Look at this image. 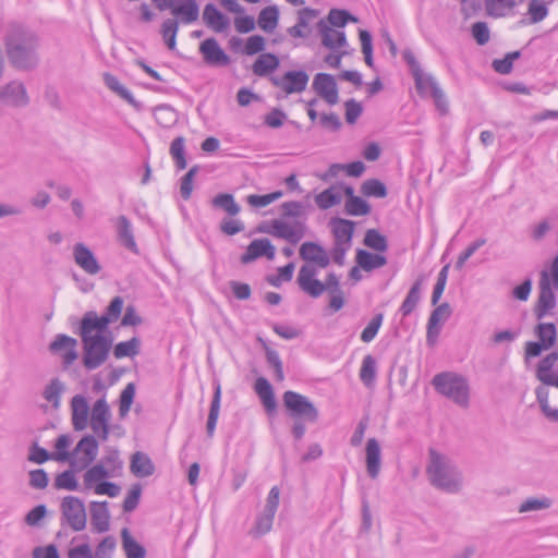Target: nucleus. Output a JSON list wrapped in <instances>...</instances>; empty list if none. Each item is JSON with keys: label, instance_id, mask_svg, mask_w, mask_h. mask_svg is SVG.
<instances>
[{"label": "nucleus", "instance_id": "obj_57", "mask_svg": "<svg viewBox=\"0 0 558 558\" xmlns=\"http://www.w3.org/2000/svg\"><path fill=\"white\" fill-rule=\"evenodd\" d=\"M64 389L63 384L60 381L59 378H53L50 380V383L46 386L43 397L51 402L53 407L58 408L60 404V398L61 393Z\"/></svg>", "mask_w": 558, "mask_h": 558}, {"label": "nucleus", "instance_id": "obj_63", "mask_svg": "<svg viewBox=\"0 0 558 558\" xmlns=\"http://www.w3.org/2000/svg\"><path fill=\"white\" fill-rule=\"evenodd\" d=\"M117 541L112 535L106 536L93 553L94 558H111L116 548Z\"/></svg>", "mask_w": 558, "mask_h": 558}, {"label": "nucleus", "instance_id": "obj_46", "mask_svg": "<svg viewBox=\"0 0 558 558\" xmlns=\"http://www.w3.org/2000/svg\"><path fill=\"white\" fill-rule=\"evenodd\" d=\"M136 387L134 383H129L121 391L119 397V416L124 418L128 416L135 398Z\"/></svg>", "mask_w": 558, "mask_h": 558}, {"label": "nucleus", "instance_id": "obj_22", "mask_svg": "<svg viewBox=\"0 0 558 558\" xmlns=\"http://www.w3.org/2000/svg\"><path fill=\"white\" fill-rule=\"evenodd\" d=\"M73 258L75 264L88 275H97L101 270L93 251L82 242L73 246Z\"/></svg>", "mask_w": 558, "mask_h": 558}, {"label": "nucleus", "instance_id": "obj_17", "mask_svg": "<svg viewBox=\"0 0 558 558\" xmlns=\"http://www.w3.org/2000/svg\"><path fill=\"white\" fill-rule=\"evenodd\" d=\"M316 267L310 264L303 265L298 275L300 289L314 299L319 298L326 291L324 282L316 279Z\"/></svg>", "mask_w": 558, "mask_h": 558}, {"label": "nucleus", "instance_id": "obj_35", "mask_svg": "<svg viewBox=\"0 0 558 558\" xmlns=\"http://www.w3.org/2000/svg\"><path fill=\"white\" fill-rule=\"evenodd\" d=\"M280 64L279 58L274 53H262L254 62L252 70L257 76H267Z\"/></svg>", "mask_w": 558, "mask_h": 558}, {"label": "nucleus", "instance_id": "obj_37", "mask_svg": "<svg viewBox=\"0 0 558 558\" xmlns=\"http://www.w3.org/2000/svg\"><path fill=\"white\" fill-rule=\"evenodd\" d=\"M424 278L418 277L412 287L410 288L405 299L403 300L399 311L403 316H409L417 306L421 300V291L423 286Z\"/></svg>", "mask_w": 558, "mask_h": 558}, {"label": "nucleus", "instance_id": "obj_2", "mask_svg": "<svg viewBox=\"0 0 558 558\" xmlns=\"http://www.w3.org/2000/svg\"><path fill=\"white\" fill-rule=\"evenodd\" d=\"M159 11L169 10L173 17H169L161 24L160 33L170 50L177 46V34L180 23L189 25L199 17V4L197 0H151Z\"/></svg>", "mask_w": 558, "mask_h": 558}, {"label": "nucleus", "instance_id": "obj_60", "mask_svg": "<svg viewBox=\"0 0 558 558\" xmlns=\"http://www.w3.org/2000/svg\"><path fill=\"white\" fill-rule=\"evenodd\" d=\"M282 194L283 193L281 191H275L272 193L265 195L251 194L247 196L246 201L251 206L262 208L268 206L269 204L280 198Z\"/></svg>", "mask_w": 558, "mask_h": 558}, {"label": "nucleus", "instance_id": "obj_48", "mask_svg": "<svg viewBox=\"0 0 558 558\" xmlns=\"http://www.w3.org/2000/svg\"><path fill=\"white\" fill-rule=\"evenodd\" d=\"M376 378V360L371 354L364 356L360 369V379L366 386H373Z\"/></svg>", "mask_w": 558, "mask_h": 558}, {"label": "nucleus", "instance_id": "obj_51", "mask_svg": "<svg viewBox=\"0 0 558 558\" xmlns=\"http://www.w3.org/2000/svg\"><path fill=\"white\" fill-rule=\"evenodd\" d=\"M548 8L544 0H531L527 7L529 23L536 24L548 15Z\"/></svg>", "mask_w": 558, "mask_h": 558}, {"label": "nucleus", "instance_id": "obj_33", "mask_svg": "<svg viewBox=\"0 0 558 558\" xmlns=\"http://www.w3.org/2000/svg\"><path fill=\"white\" fill-rule=\"evenodd\" d=\"M130 469L137 477H147L155 472V465L151 459L142 451H136L132 454Z\"/></svg>", "mask_w": 558, "mask_h": 558}, {"label": "nucleus", "instance_id": "obj_32", "mask_svg": "<svg viewBox=\"0 0 558 558\" xmlns=\"http://www.w3.org/2000/svg\"><path fill=\"white\" fill-rule=\"evenodd\" d=\"M317 11L311 8H303L299 11L298 22L295 25L288 28V34L294 38H306L310 35V31H305L308 27L310 21L317 15Z\"/></svg>", "mask_w": 558, "mask_h": 558}, {"label": "nucleus", "instance_id": "obj_59", "mask_svg": "<svg viewBox=\"0 0 558 558\" xmlns=\"http://www.w3.org/2000/svg\"><path fill=\"white\" fill-rule=\"evenodd\" d=\"M199 167L193 166L182 178L180 183V194L184 201L191 198L193 192V181L198 172Z\"/></svg>", "mask_w": 558, "mask_h": 558}, {"label": "nucleus", "instance_id": "obj_12", "mask_svg": "<svg viewBox=\"0 0 558 558\" xmlns=\"http://www.w3.org/2000/svg\"><path fill=\"white\" fill-rule=\"evenodd\" d=\"M402 57L410 68L417 94L422 98L430 97L433 94V84H438L437 80L432 74L424 73L411 49H405L402 52Z\"/></svg>", "mask_w": 558, "mask_h": 558}, {"label": "nucleus", "instance_id": "obj_6", "mask_svg": "<svg viewBox=\"0 0 558 558\" xmlns=\"http://www.w3.org/2000/svg\"><path fill=\"white\" fill-rule=\"evenodd\" d=\"M435 389L460 407L469 405V384L466 379L451 372L439 373L432 380Z\"/></svg>", "mask_w": 558, "mask_h": 558}, {"label": "nucleus", "instance_id": "obj_21", "mask_svg": "<svg viewBox=\"0 0 558 558\" xmlns=\"http://www.w3.org/2000/svg\"><path fill=\"white\" fill-rule=\"evenodd\" d=\"M77 340L64 333H58L53 341L49 344V350L53 353L62 354L64 367L70 366L77 359L78 353L76 351Z\"/></svg>", "mask_w": 558, "mask_h": 558}, {"label": "nucleus", "instance_id": "obj_30", "mask_svg": "<svg viewBox=\"0 0 558 558\" xmlns=\"http://www.w3.org/2000/svg\"><path fill=\"white\" fill-rule=\"evenodd\" d=\"M205 24L216 33L225 32L230 24L229 17L220 12L214 3H207L203 11Z\"/></svg>", "mask_w": 558, "mask_h": 558}, {"label": "nucleus", "instance_id": "obj_62", "mask_svg": "<svg viewBox=\"0 0 558 558\" xmlns=\"http://www.w3.org/2000/svg\"><path fill=\"white\" fill-rule=\"evenodd\" d=\"M384 319V314H376L361 333V340L363 342H371L377 335Z\"/></svg>", "mask_w": 558, "mask_h": 558}, {"label": "nucleus", "instance_id": "obj_11", "mask_svg": "<svg viewBox=\"0 0 558 558\" xmlns=\"http://www.w3.org/2000/svg\"><path fill=\"white\" fill-rule=\"evenodd\" d=\"M123 304L122 296H114L101 316H98L95 311H87L81 320L96 327V331H108V326L120 317Z\"/></svg>", "mask_w": 558, "mask_h": 558}, {"label": "nucleus", "instance_id": "obj_36", "mask_svg": "<svg viewBox=\"0 0 558 558\" xmlns=\"http://www.w3.org/2000/svg\"><path fill=\"white\" fill-rule=\"evenodd\" d=\"M487 15L499 19L507 16L518 5L517 0H484Z\"/></svg>", "mask_w": 558, "mask_h": 558}, {"label": "nucleus", "instance_id": "obj_49", "mask_svg": "<svg viewBox=\"0 0 558 558\" xmlns=\"http://www.w3.org/2000/svg\"><path fill=\"white\" fill-rule=\"evenodd\" d=\"M363 243L365 246L377 252H386L388 250L387 238L377 229L367 230Z\"/></svg>", "mask_w": 558, "mask_h": 558}, {"label": "nucleus", "instance_id": "obj_31", "mask_svg": "<svg viewBox=\"0 0 558 558\" xmlns=\"http://www.w3.org/2000/svg\"><path fill=\"white\" fill-rule=\"evenodd\" d=\"M381 465L380 446L377 439L369 438L366 444V470L371 478L375 480Z\"/></svg>", "mask_w": 558, "mask_h": 558}, {"label": "nucleus", "instance_id": "obj_55", "mask_svg": "<svg viewBox=\"0 0 558 558\" xmlns=\"http://www.w3.org/2000/svg\"><path fill=\"white\" fill-rule=\"evenodd\" d=\"M110 476L108 469L99 463L89 468L84 474V484L86 488H90L93 484L99 483L101 480Z\"/></svg>", "mask_w": 558, "mask_h": 558}, {"label": "nucleus", "instance_id": "obj_4", "mask_svg": "<svg viewBox=\"0 0 558 558\" xmlns=\"http://www.w3.org/2000/svg\"><path fill=\"white\" fill-rule=\"evenodd\" d=\"M78 335L83 343V365L88 371L100 367L109 357L113 338L110 331H96V327L80 322Z\"/></svg>", "mask_w": 558, "mask_h": 558}, {"label": "nucleus", "instance_id": "obj_26", "mask_svg": "<svg viewBox=\"0 0 558 558\" xmlns=\"http://www.w3.org/2000/svg\"><path fill=\"white\" fill-rule=\"evenodd\" d=\"M116 229L119 243L130 252L138 254L140 251L130 219L124 215L119 216L117 218Z\"/></svg>", "mask_w": 558, "mask_h": 558}, {"label": "nucleus", "instance_id": "obj_43", "mask_svg": "<svg viewBox=\"0 0 558 558\" xmlns=\"http://www.w3.org/2000/svg\"><path fill=\"white\" fill-rule=\"evenodd\" d=\"M211 205L215 208L225 210L231 217L236 216L241 210V207L235 202L234 196L229 193H220L216 195L211 199Z\"/></svg>", "mask_w": 558, "mask_h": 558}, {"label": "nucleus", "instance_id": "obj_61", "mask_svg": "<svg viewBox=\"0 0 558 558\" xmlns=\"http://www.w3.org/2000/svg\"><path fill=\"white\" fill-rule=\"evenodd\" d=\"M266 361L269 366H271L275 371V376L278 381H282L284 379L283 374V365L280 359L279 353L271 349L270 347H266Z\"/></svg>", "mask_w": 558, "mask_h": 558}, {"label": "nucleus", "instance_id": "obj_16", "mask_svg": "<svg viewBox=\"0 0 558 558\" xmlns=\"http://www.w3.org/2000/svg\"><path fill=\"white\" fill-rule=\"evenodd\" d=\"M542 385L537 386L535 388V396L536 400L539 404V408L543 412V414L550 421V422H558V409H551L549 407L548 398H549V390L547 386H553L558 388V372L551 373L550 375L544 377L539 380Z\"/></svg>", "mask_w": 558, "mask_h": 558}, {"label": "nucleus", "instance_id": "obj_29", "mask_svg": "<svg viewBox=\"0 0 558 558\" xmlns=\"http://www.w3.org/2000/svg\"><path fill=\"white\" fill-rule=\"evenodd\" d=\"M255 392L259 397L267 414L272 415L277 412V401L271 384L265 377H258L254 386Z\"/></svg>", "mask_w": 558, "mask_h": 558}, {"label": "nucleus", "instance_id": "obj_1", "mask_svg": "<svg viewBox=\"0 0 558 558\" xmlns=\"http://www.w3.org/2000/svg\"><path fill=\"white\" fill-rule=\"evenodd\" d=\"M3 44L10 64L19 71H32L39 64V38L29 28L12 23L3 35Z\"/></svg>", "mask_w": 558, "mask_h": 558}, {"label": "nucleus", "instance_id": "obj_7", "mask_svg": "<svg viewBox=\"0 0 558 558\" xmlns=\"http://www.w3.org/2000/svg\"><path fill=\"white\" fill-rule=\"evenodd\" d=\"M329 227L333 235V246L330 251L331 258L338 266H343L345 254L352 245L355 222L333 217L329 221Z\"/></svg>", "mask_w": 558, "mask_h": 558}, {"label": "nucleus", "instance_id": "obj_40", "mask_svg": "<svg viewBox=\"0 0 558 558\" xmlns=\"http://www.w3.org/2000/svg\"><path fill=\"white\" fill-rule=\"evenodd\" d=\"M122 546L126 558H145L146 549L143 545L136 542L130 534L129 530L124 527L121 532Z\"/></svg>", "mask_w": 558, "mask_h": 558}, {"label": "nucleus", "instance_id": "obj_38", "mask_svg": "<svg viewBox=\"0 0 558 558\" xmlns=\"http://www.w3.org/2000/svg\"><path fill=\"white\" fill-rule=\"evenodd\" d=\"M220 401H221V386L219 383H215V391H214L213 400L210 403V409H209L207 424H206V432H207L208 437L214 436L218 416H219Z\"/></svg>", "mask_w": 558, "mask_h": 558}, {"label": "nucleus", "instance_id": "obj_24", "mask_svg": "<svg viewBox=\"0 0 558 558\" xmlns=\"http://www.w3.org/2000/svg\"><path fill=\"white\" fill-rule=\"evenodd\" d=\"M300 257L308 263H313L319 268H326L330 264V257L326 250L316 242H304L300 247Z\"/></svg>", "mask_w": 558, "mask_h": 558}, {"label": "nucleus", "instance_id": "obj_9", "mask_svg": "<svg viewBox=\"0 0 558 558\" xmlns=\"http://www.w3.org/2000/svg\"><path fill=\"white\" fill-rule=\"evenodd\" d=\"M60 510L62 526L69 525L75 532L86 527L87 517L82 499L75 496H65L61 501Z\"/></svg>", "mask_w": 558, "mask_h": 558}, {"label": "nucleus", "instance_id": "obj_53", "mask_svg": "<svg viewBox=\"0 0 558 558\" xmlns=\"http://www.w3.org/2000/svg\"><path fill=\"white\" fill-rule=\"evenodd\" d=\"M328 23L335 27H344L349 22L356 23L359 19L344 9H331L328 13Z\"/></svg>", "mask_w": 558, "mask_h": 558}, {"label": "nucleus", "instance_id": "obj_23", "mask_svg": "<svg viewBox=\"0 0 558 558\" xmlns=\"http://www.w3.org/2000/svg\"><path fill=\"white\" fill-rule=\"evenodd\" d=\"M304 222L295 221L293 226H290L281 220H272L271 235L284 239L292 245H295L304 236Z\"/></svg>", "mask_w": 558, "mask_h": 558}, {"label": "nucleus", "instance_id": "obj_19", "mask_svg": "<svg viewBox=\"0 0 558 558\" xmlns=\"http://www.w3.org/2000/svg\"><path fill=\"white\" fill-rule=\"evenodd\" d=\"M199 52L205 63L211 66H226L231 62L230 57L223 51L214 37L205 39L199 45Z\"/></svg>", "mask_w": 558, "mask_h": 558}, {"label": "nucleus", "instance_id": "obj_27", "mask_svg": "<svg viewBox=\"0 0 558 558\" xmlns=\"http://www.w3.org/2000/svg\"><path fill=\"white\" fill-rule=\"evenodd\" d=\"M72 425L75 430H84L88 426L89 405L86 398L75 395L71 400Z\"/></svg>", "mask_w": 558, "mask_h": 558}, {"label": "nucleus", "instance_id": "obj_14", "mask_svg": "<svg viewBox=\"0 0 558 558\" xmlns=\"http://www.w3.org/2000/svg\"><path fill=\"white\" fill-rule=\"evenodd\" d=\"M98 441L94 435H85L76 445L72 454L83 452L84 456L80 458H72L70 461L71 466L81 471L86 469L97 457Z\"/></svg>", "mask_w": 558, "mask_h": 558}, {"label": "nucleus", "instance_id": "obj_5", "mask_svg": "<svg viewBox=\"0 0 558 558\" xmlns=\"http://www.w3.org/2000/svg\"><path fill=\"white\" fill-rule=\"evenodd\" d=\"M287 414L294 423L291 429L295 440H301L305 433V423H316L319 417L318 409L305 396L293 390H287L282 396Z\"/></svg>", "mask_w": 558, "mask_h": 558}, {"label": "nucleus", "instance_id": "obj_41", "mask_svg": "<svg viewBox=\"0 0 558 558\" xmlns=\"http://www.w3.org/2000/svg\"><path fill=\"white\" fill-rule=\"evenodd\" d=\"M342 197L337 185H332L315 196L318 208L326 210L341 202Z\"/></svg>", "mask_w": 558, "mask_h": 558}, {"label": "nucleus", "instance_id": "obj_44", "mask_svg": "<svg viewBox=\"0 0 558 558\" xmlns=\"http://www.w3.org/2000/svg\"><path fill=\"white\" fill-rule=\"evenodd\" d=\"M279 11L277 7L264 8L258 14V26L266 33H271L278 24Z\"/></svg>", "mask_w": 558, "mask_h": 558}, {"label": "nucleus", "instance_id": "obj_45", "mask_svg": "<svg viewBox=\"0 0 558 558\" xmlns=\"http://www.w3.org/2000/svg\"><path fill=\"white\" fill-rule=\"evenodd\" d=\"M178 170H184L187 166L185 156V138L183 136L175 137L170 145L169 150Z\"/></svg>", "mask_w": 558, "mask_h": 558}, {"label": "nucleus", "instance_id": "obj_8", "mask_svg": "<svg viewBox=\"0 0 558 558\" xmlns=\"http://www.w3.org/2000/svg\"><path fill=\"white\" fill-rule=\"evenodd\" d=\"M537 341H527L524 347V360L537 357L543 351L551 349L557 341V327L554 323H543L542 320L533 329Z\"/></svg>", "mask_w": 558, "mask_h": 558}, {"label": "nucleus", "instance_id": "obj_13", "mask_svg": "<svg viewBox=\"0 0 558 558\" xmlns=\"http://www.w3.org/2000/svg\"><path fill=\"white\" fill-rule=\"evenodd\" d=\"M310 76L303 71H288L282 76L270 75V83L280 89H282L287 95L301 93L303 92L308 83Z\"/></svg>", "mask_w": 558, "mask_h": 558}, {"label": "nucleus", "instance_id": "obj_25", "mask_svg": "<svg viewBox=\"0 0 558 558\" xmlns=\"http://www.w3.org/2000/svg\"><path fill=\"white\" fill-rule=\"evenodd\" d=\"M316 27L322 37V44L324 47L330 50H336L347 46L345 33L331 28L325 20H319Z\"/></svg>", "mask_w": 558, "mask_h": 558}, {"label": "nucleus", "instance_id": "obj_56", "mask_svg": "<svg viewBox=\"0 0 558 558\" xmlns=\"http://www.w3.org/2000/svg\"><path fill=\"white\" fill-rule=\"evenodd\" d=\"M275 514L263 511V513L257 515L255 524L250 533L255 537L265 535L271 530Z\"/></svg>", "mask_w": 558, "mask_h": 558}, {"label": "nucleus", "instance_id": "obj_28", "mask_svg": "<svg viewBox=\"0 0 558 558\" xmlns=\"http://www.w3.org/2000/svg\"><path fill=\"white\" fill-rule=\"evenodd\" d=\"M90 519L94 531L107 532L110 527V513L107 501H92L89 505Z\"/></svg>", "mask_w": 558, "mask_h": 558}, {"label": "nucleus", "instance_id": "obj_10", "mask_svg": "<svg viewBox=\"0 0 558 558\" xmlns=\"http://www.w3.org/2000/svg\"><path fill=\"white\" fill-rule=\"evenodd\" d=\"M556 307L557 299L551 289L549 274L547 270H542L539 278V294L533 307V315L536 320L541 322L547 316H554Z\"/></svg>", "mask_w": 558, "mask_h": 558}, {"label": "nucleus", "instance_id": "obj_34", "mask_svg": "<svg viewBox=\"0 0 558 558\" xmlns=\"http://www.w3.org/2000/svg\"><path fill=\"white\" fill-rule=\"evenodd\" d=\"M355 262L365 271L384 267L387 264L386 256L381 254H374L366 250L359 248L356 251Z\"/></svg>", "mask_w": 558, "mask_h": 558}, {"label": "nucleus", "instance_id": "obj_64", "mask_svg": "<svg viewBox=\"0 0 558 558\" xmlns=\"http://www.w3.org/2000/svg\"><path fill=\"white\" fill-rule=\"evenodd\" d=\"M110 420L107 418H96L90 417L89 425L92 430L100 438V440L106 441L110 434Z\"/></svg>", "mask_w": 558, "mask_h": 558}, {"label": "nucleus", "instance_id": "obj_20", "mask_svg": "<svg viewBox=\"0 0 558 558\" xmlns=\"http://www.w3.org/2000/svg\"><path fill=\"white\" fill-rule=\"evenodd\" d=\"M276 255V247L272 245L269 239H255L253 240L246 251L241 255V263L246 265L259 257H266L269 260H272Z\"/></svg>", "mask_w": 558, "mask_h": 558}, {"label": "nucleus", "instance_id": "obj_54", "mask_svg": "<svg viewBox=\"0 0 558 558\" xmlns=\"http://www.w3.org/2000/svg\"><path fill=\"white\" fill-rule=\"evenodd\" d=\"M558 362V351H553L544 356L536 365L535 377L537 380L550 375L555 364Z\"/></svg>", "mask_w": 558, "mask_h": 558}, {"label": "nucleus", "instance_id": "obj_15", "mask_svg": "<svg viewBox=\"0 0 558 558\" xmlns=\"http://www.w3.org/2000/svg\"><path fill=\"white\" fill-rule=\"evenodd\" d=\"M0 101L13 108H24L29 104V96L25 85L14 80L0 87Z\"/></svg>", "mask_w": 558, "mask_h": 558}, {"label": "nucleus", "instance_id": "obj_18", "mask_svg": "<svg viewBox=\"0 0 558 558\" xmlns=\"http://www.w3.org/2000/svg\"><path fill=\"white\" fill-rule=\"evenodd\" d=\"M312 87L330 106L338 104V86L331 74L323 72L317 73L314 77Z\"/></svg>", "mask_w": 558, "mask_h": 558}, {"label": "nucleus", "instance_id": "obj_3", "mask_svg": "<svg viewBox=\"0 0 558 558\" xmlns=\"http://www.w3.org/2000/svg\"><path fill=\"white\" fill-rule=\"evenodd\" d=\"M429 461L426 466L430 484L448 494H458L463 487V475L457 464L434 448L428 449Z\"/></svg>", "mask_w": 558, "mask_h": 558}, {"label": "nucleus", "instance_id": "obj_58", "mask_svg": "<svg viewBox=\"0 0 558 558\" xmlns=\"http://www.w3.org/2000/svg\"><path fill=\"white\" fill-rule=\"evenodd\" d=\"M54 486L58 489H66V490H77L78 483L75 477V473L73 470H66L62 473L58 474L54 480Z\"/></svg>", "mask_w": 558, "mask_h": 558}, {"label": "nucleus", "instance_id": "obj_39", "mask_svg": "<svg viewBox=\"0 0 558 558\" xmlns=\"http://www.w3.org/2000/svg\"><path fill=\"white\" fill-rule=\"evenodd\" d=\"M104 81L106 86L114 92L119 97L125 100L128 104L132 105L135 108L140 107V102L133 97L132 93L123 86L120 81L110 73L104 74Z\"/></svg>", "mask_w": 558, "mask_h": 558}, {"label": "nucleus", "instance_id": "obj_50", "mask_svg": "<svg viewBox=\"0 0 558 558\" xmlns=\"http://www.w3.org/2000/svg\"><path fill=\"white\" fill-rule=\"evenodd\" d=\"M281 211L283 218H306L307 209L311 207L298 201L284 202L281 204Z\"/></svg>", "mask_w": 558, "mask_h": 558}, {"label": "nucleus", "instance_id": "obj_47", "mask_svg": "<svg viewBox=\"0 0 558 558\" xmlns=\"http://www.w3.org/2000/svg\"><path fill=\"white\" fill-rule=\"evenodd\" d=\"M361 192L366 197L384 198L388 195L386 185L378 179H368L361 185Z\"/></svg>", "mask_w": 558, "mask_h": 558}, {"label": "nucleus", "instance_id": "obj_52", "mask_svg": "<svg viewBox=\"0 0 558 558\" xmlns=\"http://www.w3.org/2000/svg\"><path fill=\"white\" fill-rule=\"evenodd\" d=\"M345 213L350 216H366L371 213V205L360 196H352L344 205Z\"/></svg>", "mask_w": 558, "mask_h": 558}, {"label": "nucleus", "instance_id": "obj_42", "mask_svg": "<svg viewBox=\"0 0 558 558\" xmlns=\"http://www.w3.org/2000/svg\"><path fill=\"white\" fill-rule=\"evenodd\" d=\"M141 339L132 337L128 341H121L113 347V356L116 359L134 357L140 353Z\"/></svg>", "mask_w": 558, "mask_h": 558}]
</instances>
